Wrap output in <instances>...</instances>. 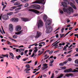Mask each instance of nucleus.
Returning <instances> with one entry per match:
<instances>
[{
    "label": "nucleus",
    "instance_id": "f257e3e1",
    "mask_svg": "<svg viewBox=\"0 0 78 78\" xmlns=\"http://www.w3.org/2000/svg\"><path fill=\"white\" fill-rule=\"evenodd\" d=\"M50 23H51V21H50V20H48L45 23L46 28H47L45 32L47 34H48L50 33H51V31H52L51 28H50V27H47V26L49 25Z\"/></svg>",
    "mask_w": 78,
    "mask_h": 78
},
{
    "label": "nucleus",
    "instance_id": "f03ea898",
    "mask_svg": "<svg viewBox=\"0 0 78 78\" xmlns=\"http://www.w3.org/2000/svg\"><path fill=\"white\" fill-rule=\"evenodd\" d=\"M46 0H38L32 2V3H41L43 5H45Z\"/></svg>",
    "mask_w": 78,
    "mask_h": 78
},
{
    "label": "nucleus",
    "instance_id": "7ed1b4c3",
    "mask_svg": "<svg viewBox=\"0 0 78 78\" xmlns=\"http://www.w3.org/2000/svg\"><path fill=\"white\" fill-rule=\"evenodd\" d=\"M64 72H78V70H76V69H74V70L73 71L72 69L70 68L69 69H66L64 71Z\"/></svg>",
    "mask_w": 78,
    "mask_h": 78
},
{
    "label": "nucleus",
    "instance_id": "20e7f679",
    "mask_svg": "<svg viewBox=\"0 0 78 78\" xmlns=\"http://www.w3.org/2000/svg\"><path fill=\"white\" fill-rule=\"evenodd\" d=\"M63 1L65 2H62V5L63 7L67 8V4L69 5V2L68 1V0H63Z\"/></svg>",
    "mask_w": 78,
    "mask_h": 78
},
{
    "label": "nucleus",
    "instance_id": "39448f33",
    "mask_svg": "<svg viewBox=\"0 0 78 78\" xmlns=\"http://www.w3.org/2000/svg\"><path fill=\"white\" fill-rule=\"evenodd\" d=\"M31 7L32 8L36 9H41V6L37 4L32 5H31Z\"/></svg>",
    "mask_w": 78,
    "mask_h": 78
},
{
    "label": "nucleus",
    "instance_id": "423d86ee",
    "mask_svg": "<svg viewBox=\"0 0 78 78\" xmlns=\"http://www.w3.org/2000/svg\"><path fill=\"white\" fill-rule=\"evenodd\" d=\"M42 34V33L41 32L39 31H37L36 32V35L35 37V38L36 39H37L39 38L41 36Z\"/></svg>",
    "mask_w": 78,
    "mask_h": 78
},
{
    "label": "nucleus",
    "instance_id": "0eeeda50",
    "mask_svg": "<svg viewBox=\"0 0 78 78\" xmlns=\"http://www.w3.org/2000/svg\"><path fill=\"white\" fill-rule=\"evenodd\" d=\"M43 26V22L41 20H39V23L38 25V28H40V27H41Z\"/></svg>",
    "mask_w": 78,
    "mask_h": 78
},
{
    "label": "nucleus",
    "instance_id": "6e6552de",
    "mask_svg": "<svg viewBox=\"0 0 78 78\" xmlns=\"http://www.w3.org/2000/svg\"><path fill=\"white\" fill-rule=\"evenodd\" d=\"M9 30L10 32L13 31V26L11 24H10L9 26Z\"/></svg>",
    "mask_w": 78,
    "mask_h": 78
},
{
    "label": "nucleus",
    "instance_id": "1a4fd4ad",
    "mask_svg": "<svg viewBox=\"0 0 78 78\" xmlns=\"http://www.w3.org/2000/svg\"><path fill=\"white\" fill-rule=\"evenodd\" d=\"M22 6V4H21L20 5H19L17 6H14L13 7H11V8H12V9H9V10H10V11H13V10L14 9H15V8H16L17 7H20Z\"/></svg>",
    "mask_w": 78,
    "mask_h": 78
},
{
    "label": "nucleus",
    "instance_id": "9d476101",
    "mask_svg": "<svg viewBox=\"0 0 78 78\" xmlns=\"http://www.w3.org/2000/svg\"><path fill=\"white\" fill-rule=\"evenodd\" d=\"M28 11H32V12H35V13H36V14L39 13V11L35 9H29Z\"/></svg>",
    "mask_w": 78,
    "mask_h": 78
},
{
    "label": "nucleus",
    "instance_id": "9b49d317",
    "mask_svg": "<svg viewBox=\"0 0 78 78\" xmlns=\"http://www.w3.org/2000/svg\"><path fill=\"white\" fill-rule=\"evenodd\" d=\"M9 18V16L7 15H4L2 16V19L3 20H8Z\"/></svg>",
    "mask_w": 78,
    "mask_h": 78
},
{
    "label": "nucleus",
    "instance_id": "f8f14e48",
    "mask_svg": "<svg viewBox=\"0 0 78 78\" xmlns=\"http://www.w3.org/2000/svg\"><path fill=\"white\" fill-rule=\"evenodd\" d=\"M12 20L13 22L17 23L19 21V20L17 18H12Z\"/></svg>",
    "mask_w": 78,
    "mask_h": 78
},
{
    "label": "nucleus",
    "instance_id": "ddd939ff",
    "mask_svg": "<svg viewBox=\"0 0 78 78\" xmlns=\"http://www.w3.org/2000/svg\"><path fill=\"white\" fill-rule=\"evenodd\" d=\"M68 10L69 11V12H68L67 11V13H69V14H70L71 13V12H70L71 11L72 12V11H73V9H72V8L71 7H70L69 8V9H68Z\"/></svg>",
    "mask_w": 78,
    "mask_h": 78
},
{
    "label": "nucleus",
    "instance_id": "4468645a",
    "mask_svg": "<svg viewBox=\"0 0 78 78\" xmlns=\"http://www.w3.org/2000/svg\"><path fill=\"white\" fill-rule=\"evenodd\" d=\"M65 76H67V77H69V76H73V74L72 73H68V74H66L65 75Z\"/></svg>",
    "mask_w": 78,
    "mask_h": 78
},
{
    "label": "nucleus",
    "instance_id": "2eb2a0df",
    "mask_svg": "<svg viewBox=\"0 0 78 78\" xmlns=\"http://www.w3.org/2000/svg\"><path fill=\"white\" fill-rule=\"evenodd\" d=\"M21 20L23 22H28L29 21V20L27 18H23L21 19Z\"/></svg>",
    "mask_w": 78,
    "mask_h": 78
},
{
    "label": "nucleus",
    "instance_id": "dca6fc26",
    "mask_svg": "<svg viewBox=\"0 0 78 78\" xmlns=\"http://www.w3.org/2000/svg\"><path fill=\"white\" fill-rule=\"evenodd\" d=\"M70 4L71 6H72V8H74V9H76V6H75V5H74V4H73V3L72 2H70Z\"/></svg>",
    "mask_w": 78,
    "mask_h": 78
},
{
    "label": "nucleus",
    "instance_id": "f3484780",
    "mask_svg": "<svg viewBox=\"0 0 78 78\" xmlns=\"http://www.w3.org/2000/svg\"><path fill=\"white\" fill-rule=\"evenodd\" d=\"M54 62V60L53 59H51V61L49 63V66L52 67L53 66V63Z\"/></svg>",
    "mask_w": 78,
    "mask_h": 78
},
{
    "label": "nucleus",
    "instance_id": "a211bd4d",
    "mask_svg": "<svg viewBox=\"0 0 78 78\" xmlns=\"http://www.w3.org/2000/svg\"><path fill=\"white\" fill-rule=\"evenodd\" d=\"M16 31H19L21 30V27L17 26L16 28Z\"/></svg>",
    "mask_w": 78,
    "mask_h": 78
},
{
    "label": "nucleus",
    "instance_id": "6ab92c4d",
    "mask_svg": "<svg viewBox=\"0 0 78 78\" xmlns=\"http://www.w3.org/2000/svg\"><path fill=\"white\" fill-rule=\"evenodd\" d=\"M23 30H21L20 32H15V34H22V33H23Z\"/></svg>",
    "mask_w": 78,
    "mask_h": 78
},
{
    "label": "nucleus",
    "instance_id": "aec40b11",
    "mask_svg": "<svg viewBox=\"0 0 78 78\" xmlns=\"http://www.w3.org/2000/svg\"><path fill=\"white\" fill-rule=\"evenodd\" d=\"M47 15H44L43 16V20H44V22H45V21H46V20H47Z\"/></svg>",
    "mask_w": 78,
    "mask_h": 78
},
{
    "label": "nucleus",
    "instance_id": "412c9836",
    "mask_svg": "<svg viewBox=\"0 0 78 78\" xmlns=\"http://www.w3.org/2000/svg\"><path fill=\"white\" fill-rule=\"evenodd\" d=\"M20 4V2H15L14 5L17 6L18 5H19Z\"/></svg>",
    "mask_w": 78,
    "mask_h": 78
},
{
    "label": "nucleus",
    "instance_id": "4be33fe9",
    "mask_svg": "<svg viewBox=\"0 0 78 78\" xmlns=\"http://www.w3.org/2000/svg\"><path fill=\"white\" fill-rule=\"evenodd\" d=\"M48 66V64H43V66H44V67H42L41 69H42L44 67H45V68H46L47 69V68H48V66Z\"/></svg>",
    "mask_w": 78,
    "mask_h": 78
},
{
    "label": "nucleus",
    "instance_id": "5701e85b",
    "mask_svg": "<svg viewBox=\"0 0 78 78\" xmlns=\"http://www.w3.org/2000/svg\"><path fill=\"white\" fill-rule=\"evenodd\" d=\"M9 54H10V56H12V57H11V58H12V59H13L14 58V54H13L12 53H10Z\"/></svg>",
    "mask_w": 78,
    "mask_h": 78
},
{
    "label": "nucleus",
    "instance_id": "b1692460",
    "mask_svg": "<svg viewBox=\"0 0 78 78\" xmlns=\"http://www.w3.org/2000/svg\"><path fill=\"white\" fill-rule=\"evenodd\" d=\"M22 8L21 7H19L18 8H17V9H16L15 11H19V10H20V9H21Z\"/></svg>",
    "mask_w": 78,
    "mask_h": 78
},
{
    "label": "nucleus",
    "instance_id": "393cba45",
    "mask_svg": "<svg viewBox=\"0 0 78 78\" xmlns=\"http://www.w3.org/2000/svg\"><path fill=\"white\" fill-rule=\"evenodd\" d=\"M41 11L42 12H43L44 10V6H41Z\"/></svg>",
    "mask_w": 78,
    "mask_h": 78
},
{
    "label": "nucleus",
    "instance_id": "a878e982",
    "mask_svg": "<svg viewBox=\"0 0 78 78\" xmlns=\"http://www.w3.org/2000/svg\"><path fill=\"white\" fill-rule=\"evenodd\" d=\"M16 57L17 58V59H19L21 57V56L19 55L17 56H16Z\"/></svg>",
    "mask_w": 78,
    "mask_h": 78
},
{
    "label": "nucleus",
    "instance_id": "bb28decb",
    "mask_svg": "<svg viewBox=\"0 0 78 78\" xmlns=\"http://www.w3.org/2000/svg\"><path fill=\"white\" fill-rule=\"evenodd\" d=\"M13 14V12H10L9 13H7V15H8V16H11V15H12Z\"/></svg>",
    "mask_w": 78,
    "mask_h": 78
},
{
    "label": "nucleus",
    "instance_id": "cd10ccee",
    "mask_svg": "<svg viewBox=\"0 0 78 78\" xmlns=\"http://www.w3.org/2000/svg\"><path fill=\"white\" fill-rule=\"evenodd\" d=\"M9 39H10L11 40H12V41H15V42H17V41H16V40L13 39L11 37H9Z\"/></svg>",
    "mask_w": 78,
    "mask_h": 78
},
{
    "label": "nucleus",
    "instance_id": "c85d7f7f",
    "mask_svg": "<svg viewBox=\"0 0 78 78\" xmlns=\"http://www.w3.org/2000/svg\"><path fill=\"white\" fill-rule=\"evenodd\" d=\"M26 67H27V69H30V66L29 64H27L26 65Z\"/></svg>",
    "mask_w": 78,
    "mask_h": 78
},
{
    "label": "nucleus",
    "instance_id": "c756f323",
    "mask_svg": "<svg viewBox=\"0 0 78 78\" xmlns=\"http://www.w3.org/2000/svg\"><path fill=\"white\" fill-rule=\"evenodd\" d=\"M2 56H4V57H6L7 58H8V55L6 54L5 55H2Z\"/></svg>",
    "mask_w": 78,
    "mask_h": 78
},
{
    "label": "nucleus",
    "instance_id": "7c9ffc66",
    "mask_svg": "<svg viewBox=\"0 0 78 78\" xmlns=\"http://www.w3.org/2000/svg\"><path fill=\"white\" fill-rule=\"evenodd\" d=\"M58 49H61L63 48V47L61 45H59V46H58Z\"/></svg>",
    "mask_w": 78,
    "mask_h": 78
},
{
    "label": "nucleus",
    "instance_id": "2f4dec72",
    "mask_svg": "<svg viewBox=\"0 0 78 78\" xmlns=\"http://www.w3.org/2000/svg\"><path fill=\"white\" fill-rule=\"evenodd\" d=\"M12 37L14 39H16V38H17V36L16 35H14Z\"/></svg>",
    "mask_w": 78,
    "mask_h": 78
},
{
    "label": "nucleus",
    "instance_id": "473e14b6",
    "mask_svg": "<svg viewBox=\"0 0 78 78\" xmlns=\"http://www.w3.org/2000/svg\"><path fill=\"white\" fill-rule=\"evenodd\" d=\"M29 0H21L22 2H27Z\"/></svg>",
    "mask_w": 78,
    "mask_h": 78
},
{
    "label": "nucleus",
    "instance_id": "72a5a7b5",
    "mask_svg": "<svg viewBox=\"0 0 78 78\" xmlns=\"http://www.w3.org/2000/svg\"><path fill=\"white\" fill-rule=\"evenodd\" d=\"M60 68L62 69V70H64L66 69V67L65 66L64 67H61Z\"/></svg>",
    "mask_w": 78,
    "mask_h": 78
},
{
    "label": "nucleus",
    "instance_id": "f704fd0d",
    "mask_svg": "<svg viewBox=\"0 0 78 78\" xmlns=\"http://www.w3.org/2000/svg\"><path fill=\"white\" fill-rule=\"evenodd\" d=\"M29 6V4H28V3H27L24 5V7H25V8H26V7H27V6Z\"/></svg>",
    "mask_w": 78,
    "mask_h": 78
},
{
    "label": "nucleus",
    "instance_id": "c9c22d12",
    "mask_svg": "<svg viewBox=\"0 0 78 78\" xmlns=\"http://www.w3.org/2000/svg\"><path fill=\"white\" fill-rule=\"evenodd\" d=\"M7 42L8 45H11V43L9 41H7Z\"/></svg>",
    "mask_w": 78,
    "mask_h": 78
},
{
    "label": "nucleus",
    "instance_id": "e433bc0d",
    "mask_svg": "<svg viewBox=\"0 0 78 78\" xmlns=\"http://www.w3.org/2000/svg\"><path fill=\"white\" fill-rule=\"evenodd\" d=\"M68 59L69 62H71V61H72V58H69Z\"/></svg>",
    "mask_w": 78,
    "mask_h": 78
},
{
    "label": "nucleus",
    "instance_id": "4c0bfd02",
    "mask_svg": "<svg viewBox=\"0 0 78 78\" xmlns=\"http://www.w3.org/2000/svg\"><path fill=\"white\" fill-rule=\"evenodd\" d=\"M30 69H28L27 68L24 71H30Z\"/></svg>",
    "mask_w": 78,
    "mask_h": 78
},
{
    "label": "nucleus",
    "instance_id": "58836bf2",
    "mask_svg": "<svg viewBox=\"0 0 78 78\" xmlns=\"http://www.w3.org/2000/svg\"><path fill=\"white\" fill-rule=\"evenodd\" d=\"M43 44V45H45V42H40L39 43V44Z\"/></svg>",
    "mask_w": 78,
    "mask_h": 78
},
{
    "label": "nucleus",
    "instance_id": "ea45409f",
    "mask_svg": "<svg viewBox=\"0 0 78 78\" xmlns=\"http://www.w3.org/2000/svg\"><path fill=\"white\" fill-rule=\"evenodd\" d=\"M59 66H64V63H60L59 64Z\"/></svg>",
    "mask_w": 78,
    "mask_h": 78
},
{
    "label": "nucleus",
    "instance_id": "a19ab883",
    "mask_svg": "<svg viewBox=\"0 0 78 78\" xmlns=\"http://www.w3.org/2000/svg\"><path fill=\"white\" fill-rule=\"evenodd\" d=\"M60 36H61L60 38H62V37H63V36H64V34H60Z\"/></svg>",
    "mask_w": 78,
    "mask_h": 78
},
{
    "label": "nucleus",
    "instance_id": "79ce46f5",
    "mask_svg": "<svg viewBox=\"0 0 78 78\" xmlns=\"http://www.w3.org/2000/svg\"><path fill=\"white\" fill-rule=\"evenodd\" d=\"M65 45V43H63L62 44L61 43H60L59 44V45Z\"/></svg>",
    "mask_w": 78,
    "mask_h": 78
},
{
    "label": "nucleus",
    "instance_id": "37998d69",
    "mask_svg": "<svg viewBox=\"0 0 78 78\" xmlns=\"http://www.w3.org/2000/svg\"><path fill=\"white\" fill-rule=\"evenodd\" d=\"M67 48L66 46H65L64 47H63V50H65L66 49H67Z\"/></svg>",
    "mask_w": 78,
    "mask_h": 78
},
{
    "label": "nucleus",
    "instance_id": "c03bdc74",
    "mask_svg": "<svg viewBox=\"0 0 78 78\" xmlns=\"http://www.w3.org/2000/svg\"><path fill=\"white\" fill-rule=\"evenodd\" d=\"M70 32H71V31H69L66 34H65L64 37H66V36H67V34H69V33H70Z\"/></svg>",
    "mask_w": 78,
    "mask_h": 78
},
{
    "label": "nucleus",
    "instance_id": "a18cd8bd",
    "mask_svg": "<svg viewBox=\"0 0 78 78\" xmlns=\"http://www.w3.org/2000/svg\"><path fill=\"white\" fill-rule=\"evenodd\" d=\"M53 51H49V53L50 55H51V54H52V53H53Z\"/></svg>",
    "mask_w": 78,
    "mask_h": 78
},
{
    "label": "nucleus",
    "instance_id": "49530a36",
    "mask_svg": "<svg viewBox=\"0 0 78 78\" xmlns=\"http://www.w3.org/2000/svg\"><path fill=\"white\" fill-rule=\"evenodd\" d=\"M64 28H62L61 29V33H63L64 32Z\"/></svg>",
    "mask_w": 78,
    "mask_h": 78
},
{
    "label": "nucleus",
    "instance_id": "de8ad7c7",
    "mask_svg": "<svg viewBox=\"0 0 78 78\" xmlns=\"http://www.w3.org/2000/svg\"><path fill=\"white\" fill-rule=\"evenodd\" d=\"M54 78V73H52L51 78Z\"/></svg>",
    "mask_w": 78,
    "mask_h": 78
},
{
    "label": "nucleus",
    "instance_id": "09e8293b",
    "mask_svg": "<svg viewBox=\"0 0 78 78\" xmlns=\"http://www.w3.org/2000/svg\"><path fill=\"white\" fill-rule=\"evenodd\" d=\"M58 44H55L53 46H52V47H58Z\"/></svg>",
    "mask_w": 78,
    "mask_h": 78
},
{
    "label": "nucleus",
    "instance_id": "8fccbe9b",
    "mask_svg": "<svg viewBox=\"0 0 78 78\" xmlns=\"http://www.w3.org/2000/svg\"><path fill=\"white\" fill-rule=\"evenodd\" d=\"M73 16H75L76 17V16H78V13L74 14L73 15Z\"/></svg>",
    "mask_w": 78,
    "mask_h": 78
},
{
    "label": "nucleus",
    "instance_id": "3c124183",
    "mask_svg": "<svg viewBox=\"0 0 78 78\" xmlns=\"http://www.w3.org/2000/svg\"><path fill=\"white\" fill-rule=\"evenodd\" d=\"M63 11L66 12V8H63Z\"/></svg>",
    "mask_w": 78,
    "mask_h": 78
},
{
    "label": "nucleus",
    "instance_id": "603ef678",
    "mask_svg": "<svg viewBox=\"0 0 78 78\" xmlns=\"http://www.w3.org/2000/svg\"><path fill=\"white\" fill-rule=\"evenodd\" d=\"M55 37L57 38H58L59 37V34H57L55 35Z\"/></svg>",
    "mask_w": 78,
    "mask_h": 78
},
{
    "label": "nucleus",
    "instance_id": "864d4df0",
    "mask_svg": "<svg viewBox=\"0 0 78 78\" xmlns=\"http://www.w3.org/2000/svg\"><path fill=\"white\" fill-rule=\"evenodd\" d=\"M60 13H61L62 14H63V13H64V12H63V11H62V10H61L60 11Z\"/></svg>",
    "mask_w": 78,
    "mask_h": 78
},
{
    "label": "nucleus",
    "instance_id": "5fc2aeb1",
    "mask_svg": "<svg viewBox=\"0 0 78 78\" xmlns=\"http://www.w3.org/2000/svg\"><path fill=\"white\" fill-rule=\"evenodd\" d=\"M72 28H73V27H70L69 28V30H72Z\"/></svg>",
    "mask_w": 78,
    "mask_h": 78
},
{
    "label": "nucleus",
    "instance_id": "6e6d98bb",
    "mask_svg": "<svg viewBox=\"0 0 78 78\" xmlns=\"http://www.w3.org/2000/svg\"><path fill=\"white\" fill-rule=\"evenodd\" d=\"M64 76V75L63 74H61L59 76L61 78V77H62V76Z\"/></svg>",
    "mask_w": 78,
    "mask_h": 78
},
{
    "label": "nucleus",
    "instance_id": "4d7b16f0",
    "mask_svg": "<svg viewBox=\"0 0 78 78\" xmlns=\"http://www.w3.org/2000/svg\"><path fill=\"white\" fill-rule=\"evenodd\" d=\"M22 51V48H20L19 50V51L20 52H21V51Z\"/></svg>",
    "mask_w": 78,
    "mask_h": 78
},
{
    "label": "nucleus",
    "instance_id": "13d9d810",
    "mask_svg": "<svg viewBox=\"0 0 78 78\" xmlns=\"http://www.w3.org/2000/svg\"><path fill=\"white\" fill-rule=\"evenodd\" d=\"M28 50H25V51H24V53H25V54H26V53H27V52H28Z\"/></svg>",
    "mask_w": 78,
    "mask_h": 78
},
{
    "label": "nucleus",
    "instance_id": "bf43d9fd",
    "mask_svg": "<svg viewBox=\"0 0 78 78\" xmlns=\"http://www.w3.org/2000/svg\"><path fill=\"white\" fill-rule=\"evenodd\" d=\"M73 41L71 39L69 40V42H73Z\"/></svg>",
    "mask_w": 78,
    "mask_h": 78
},
{
    "label": "nucleus",
    "instance_id": "052dcab7",
    "mask_svg": "<svg viewBox=\"0 0 78 78\" xmlns=\"http://www.w3.org/2000/svg\"><path fill=\"white\" fill-rule=\"evenodd\" d=\"M34 52H35V53H36V52L37 51V49L34 50Z\"/></svg>",
    "mask_w": 78,
    "mask_h": 78
},
{
    "label": "nucleus",
    "instance_id": "680f3d73",
    "mask_svg": "<svg viewBox=\"0 0 78 78\" xmlns=\"http://www.w3.org/2000/svg\"><path fill=\"white\" fill-rule=\"evenodd\" d=\"M35 44H36V43L33 44H30L29 45V46H33V45H35Z\"/></svg>",
    "mask_w": 78,
    "mask_h": 78
},
{
    "label": "nucleus",
    "instance_id": "e2e57ef3",
    "mask_svg": "<svg viewBox=\"0 0 78 78\" xmlns=\"http://www.w3.org/2000/svg\"><path fill=\"white\" fill-rule=\"evenodd\" d=\"M34 55V53H33L32 55H31V58H32V57H33Z\"/></svg>",
    "mask_w": 78,
    "mask_h": 78
},
{
    "label": "nucleus",
    "instance_id": "0e129e2a",
    "mask_svg": "<svg viewBox=\"0 0 78 78\" xmlns=\"http://www.w3.org/2000/svg\"><path fill=\"white\" fill-rule=\"evenodd\" d=\"M66 44H67L68 45L70 44V43H69L68 42H66Z\"/></svg>",
    "mask_w": 78,
    "mask_h": 78
},
{
    "label": "nucleus",
    "instance_id": "69168bd1",
    "mask_svg": "<svg viewBox=\"0 0 78 78\" xmlns=\"http://www.w3.org/2000/svg\"><path fill=\"white\" fill-rule=\"evenodd\" d=\"M23 54H24V52H22L21 53V56H22V55H23Z\"/></svg>",
    "mask_w": 78,
    "mask_h": 78
},
{
    "label": "nucleus",
    "instance_id": "338daca9",
    "mask_svg": "<svg viewBox=\"0 0 78 78\" xmlns=\"http://www.w3.org/2000/svg\"><path fill=\"white\" fill-rule=\"evenodd\" d=\"M75 50H76V51H77V52H78V48H76L75 49Z\"/></svg>",
    "mask_w": 78,
    "mask_h": 78
},
{
    "label": "nucleus",
    "instance_id": "774afa93",
    "mask_svg": "<svg viewBox=\"0 0 78 78\" xmlns=\"http://www.w3.org/2000/svg\"><path fill=\"white\" fill-rule=\"evenodd\" d=\"M75 56H78V54H76L75 55Z\"/></svg>",
    "mask_w": 78,
    "mask_h": 78
}]
</instances>
